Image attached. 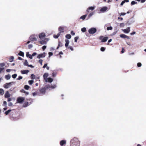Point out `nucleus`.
Here are the masks:
<instances>
[{
  "mask_svg": "<svg viewBox=\"0 0 146 146\" xmlns=\"http://www.w3.org/2000/svg\"><path fill=\"white\" fill-rule=\"evenodd\" d=\"M70 145V146H80V141L78 138L74 137L71 140Z\"/></svg>",
  "mask_w": 146,
  "mask_h": 146,
  "instance_id": "obj_1",
  "label": "nucleus"
},
{
  "mask_svg": "<svg viewBox=\"0 0 146 146\" xmlns=\"http://www.w3.org/2000/svg\"><path fill=\"white\" fill-rule=\"evenodd\" d=\"M15 82H12L8 83H6L4 84L3 86L4 88L5 89H8L12 85V84H14Z\"/></svg>",
  "mask_w": 146,
  "mask_h": 146,
  "instance_id": "obj_2",
  "label": "nucleus"
},
{
  "mask_svg": "<svg viewBox=\"0 0 146 146\" xmlns=\"http://www.w3.org/2000/svg\"><path fill=\"white\" fill-rule=\"evenodd\" d=\"M97 31V29L96 28H92L88 30V32L90 34H94Z\"/></svg>",
  "mask_w": 146,
  "mask_h": 146,
  "instance_id": "obj_3",
  "label": "nucleus"
},
{
  "mask_svg": "<svg viewBox=\"0 0 146 146\" xmlns=\"http://www.w3.org/2000/svg\"><path fill=\"white\" fill-rule=\"evenodd\" d=\"M46 88H43L40 90V94H38L39 96H42L44 95L45 93Z\"/></svg>",
  "mask_w": 146,
  "mask_h": 146,
  "instance_id": "obj_4",
  "label": "nucleus"
},
{
  "mask_svg": "<svg viewBox=\"0 0 146 146\" xmlns=\"http://www.w3.org/2000/svg\"><path fill=\"white\" fill-rule=\"evenodd\" d=\"M37 37V36L36 35H32L30 36L29 39L31 41H36L37 40L36 37Z\"/></svg>",
  "mask_w": 146,
  "mask_h": 146,
  "instance_id": "obj_5",
  "label": "nucleus"
},
{
  "mask_svg": "<svg viewBox=\"0 0 146 146\" xmlns=\"http://www.w3.org/2000/svg\"><path fill=\"white\" fill-rule=\"evenodd\" d=\"M25 100L24 98L22 97H19L17 99V101L19 103H21L23 102Z\"/></svg>",
  "mask_w": 146,
  "mask_h": 146,
  "instance_id": "obj_6",
  "label": "nucleus"
},
{
  "mask_svg": "<svg viewBox=\"0 0 146 146\" xmlns=\"http://www.w3.org/2000/svg\"><path fill=\"white\" fill-rule=\"evenodd\" d=\"M103 38V36H100L99 37L100 39H101V42H106L108 39V38L107 37H105Z\"/></svg>",
  "mask_w": 146,
  "mask_h": 146,
  "instance_id": "obj_7",
  "label": "nucleus"
},
{
  "mask_svg": "<svg viewBox=\"0 0 146 146\" xmlns=\"http://www.w3.org/2000/svg\"><path fill=\"white\" fill-rule=\"evenodd\" d=\"M46 36L45 33H41L39 35V38L41 39L44 38Z\"/></svg>",
  "mask_w": 146,
  "mask_h": 146,
  "instance_id": "obj_8",
  "label": "nucleus"
},
{
  "mask_svg": "<svg viewBox=\"0 0 146 146\" xmlns=\"http://www.w3.org/2000/svg\"><path fill=\"white\" fill-rule=\"evenodd\" d=\"M48 76V73H45L43 76L44 80L46 82H48L47 77Z\"/></svg>",
  "mask_w": 146,
  "mask_h": 146,
  "instance_id": "obj_9",
  "label": "nucleus"
},
{
  "mask_svg": "<svg viewBox=\"0 0 146 146\" xmlns=\"http://www.w3.org/2000/svg\"><path fill=\"white\" fill-rule=\"evenodd\" d=\"M122 30L124 33H128L130 31V27H128L126 29Z\"/></svg>",
  "mask_w": 146,
  "mask_h": 146,
  "instance_id": "obj_10",
  "label": "nucleus"
},
{
  "mask_svg": "<svg viewBox=\"0 0 146 146\" xmlns=\"http://www.w3.org/2000/svg\"><path fill=\"white\" fill-rule=\"evenodd\" d=\"M45 53L44 52L42 53L39 54L37 58H43L45 57Z\"/></svg>",
  "mask_w": 146,
  "mask_h": 146,
  "instance_id": "obj_11",
  "label": "nucleus"
},
{
  "mask_svg": "<svg viewBox=\"0 0 146 146\" xmlns=\"http://www.w3.org/2000/svg\"><path fill=\"white\" fill-rule=\"evenodd\" d=\"M11 96V94L9 93L8 91L6 92L4 96L6 98H9Z\"/></svg>",
  "mask_w": 146,
  "mask_h": 146,
  "instance_id": "obj_12",
  "label": "nucleus"
},
{
  "mask_svg": "<svg viewBox=\"0 0 146 146\" xmlns=\"http://www.w3.org/2000/svg\"><path fill=\"white\" fill-rule=\"evenodd\" d=\"M120 36L121 38H127L128 39H129L130 38L128 36L124 34H121L120 35Z\"/></svg>",
  "mask_w": 146,
  "mask_h": 146,
  "instance_id": "obj_13",
  "label": "nucleus"
},
{
  "mask_svg": "<svg viewBox=\"0 0 146 146\" xmlns=\"http://www.w3.org/2000/svg\"><path fill=\"white\" fill-rule=\"evenodd\" d=\"M95 8V6L89 7L88 8V9L86 10V12L88 13H89L90 12V10H91L92 11L94 10Z\"/></svg>",
  "mask_w": 146,
  "mask_h": 146,
  "instance_id": "obj_14",
  "label": "nucleus"
},
{
  "mask_svg": "<svg viewBox=\"0 0 146 146\" xmlns=\"http://www.w3.org/2000/svg\"><path fill=\"white\" fill-rule=\"evenodd\" d=\"M64 29V26L60 27L58 28V30L60 31V32L63 33L64 31L63 30Z\"/></svg>",
  "mask_w": 146,
  "mask_h": 146,
  "instance_id": "obj_15",
  "label": "nucleus"
},
{
  "mask_svg": "<svg viewBox=\"0 0 146 146\" xmlns=\"http://www.w3.org/2000/svg\"><path fill=\"white\" fill-rule=\"evenodd\" d=\"M107 9V7H102L100 10L101 12H105Z\"/></svg>",
  "mask_w": 146,
  "mask_h": 146,
  "instance_id": "obj_16",
  "label": "nucleus"
},
{
  "mask_svg": "<svg viewBox=\"0 0 146 146\" xmlns=\"http://www.w3.org/2000/svg\"><path fill=\"white\" fill-rule=\"evenodd\" d=\"M29 72V71L27 70H21V73L22 74H27Z\"/></svg>",
  "mask_w": 146,
  "mask_h": 146,
  "instance_id": "obj_17",
  "label": "nucleus"
},
{
  "mask_svg": "<svg viewBox=\"0 0 146 146\" xmlns=\"http://www.w3.org/2000/svg\"><path fill=\"white\" fill-rule=\"evenodd\" d=\"M11 77V76L10 74L6 75L5 77V78L7 80H9L10 79Z\"/></svg>",
  "mask_w": 146,
  "mask_h": 146,
  "instance_id": "obj_18",
  "label": "nucleus"
},
{
  "mask_svg": "<svg viewBox=\"0 0 146 146\" xmlns=\"http://www.w3.org/2000/svg\"><path fill=\"white\" fill-rule=\"evenodd\" d=\"M66 143V141L65 140H62L60 141V144L61 146H63L64 144Z\"/></svg>",
  "mask_w": 146,
  "mask_h": 146,
  "instance_id": "obj_19",
  "label": "nucleus"
},
{
  "mask_svg": "<svg viewBox=\"0 0 146 146\" xmlns=\"http://www.w3.org/2000/svg\"><path fill=\"white\" fill-rule=\"evenodd\" d=\"M66 42V43L65 44V46L66 47H67L69 44V41L67 39H66L65 40Z\"/></svg>",
  "mask_w": 146,
  "mask_h": 146,
  "instance_id": "obj_20",
  "label": "nucleus"
},
{
  "mask_svg": "<svg viewBox=\"0 0 146 146\" xmlns=\"http://www.w3.org/2000/svg\"><path fill=\"white\" fill-rule=\"evenodd\" d=\"M26 56L27 57H29V58L31 59H33V57H32V55L30 54L29 52H27L26 53Z\"/></svg>",
  "mask_w": 146,
  "mask_h": 146,
  "instance_id": "obj_21",
  "label": "nucleus"
},
{
  "mask_svg": "<svg viewBox=\"0 0 146 146\" xmlns=\"http://www.w3.org/2000/svg\"><path fill=\"white\" fill-rule=\"evenodd\" d=\"M4 94V90L2 89H0V94L1 95H2Z\"/></svg>",
  "mask_w": 146,
  "mask_h": 146,
  "instance_id": "obj_22",
  "label": "nucleus"
},
{
  "mask_svg": "<svg viewBox=\"0 0 146 146\" xmlns=\"http://www.w3.org/2000/svg\"><path fill=\"white\" fill-rule=\"evenodd\" d=\"M40 43L42 44H44L46 43V42L44 40H42L40 41Z\"/></svg>",
  "mask_w": 146,
  "mask_h": 146,
  "instance_id": "obj_23",
  "label": "nucleus"
},
{
  "mask_svg": "<svg viewBox=\"0 0 146 146\" xmlns=\"http://www.w3.org/2000/svg\"><path fill=\"white\" fill-rule=\"evenodd\" d=\"M87 14H86L81 16L80 17V19H82L83 20H84L87 16Z\"/></svg>",
  "mask_w": 146,
  "mask_h": 146,
  "instance_id": "obj_24",
  "label": "nucleus"
},
{
  "mask_svg": "<svg viewBox=\"0 0 146 146\" xmlns=\"http://www.w3.org/2000/svg\"><path fill=\"white\" fill-rule=\"evenodd\" d=\"M18 55L20 56H24V53L23 52L21 51H20L19 52L18 54Z\"/></svg>",
  "mask_w": 146,
  "mask_h": 146,
  "instance_id": "obj_25",
  "label": "nucleus"
},
{
  "mask_svg": "<svg viewBox=\"0 0 146 146\" xmlns=\"http://www.w3.org/2000/svg\"><path fill=\"white\" fill-rule=\"evenodd\" d=\"M66 37L68 39H70L71 37V36L70 34H67L66 35Z\"/></svg>",
  "mask_w": 146,
  "mask_h": 146,
  "instance_id": "obj_26",
  "label": "nucleus"
},
{
  "mask_svg": "<svg viewBox=\"0 0 146 146\" xmlns=\"http://www.w3.org/2000/svg\"><path fill=\"white\" fill-rule=\"evenodd\" d=\"M47 79L48 82H51L53 81V79L51 78H48Z\"/></svg>",
  "mask_w": 146,
  "mask_h": 146,
  "instance_id": "obj_27",
  "label": "nucleus"
},
{
  "mask_svg": "<svg viewBox=\"0 0 146 146\" xmlns=\"http://www.w3.org/2000/svg\"><path fill=\"white\" fill-rule=\"evenodd\" d=\"M14 58L13 56H11L9 59V61L10 62H12L13 61Z\"/></svg>",
  "mask_w": 146,
  "mask_h": 146,
  "instance_id": "obj_28",
  "label": "nucleus"
},
{
  "mask_svg": "<svg viewBox=\"0 0 146 146\" xmlns=\"http://www.w3.org/2000/svg\"><path fill=\"white\" fill-rule=\"evenodd\" d=\"M31 78L32 79H35V76L33 74H31Z\"/></svg>",
  "mask_w": 146,
  "mask_h": 146,
  "instance_id": "obj_29",
  "label": "nucleus"
},
{
  "mask_svg": "<svg viewBox=\"0 0 146 146\" xmlns=\"http://www.w3.org/2000/svg\"><path fill=\"white\" fill-rule=\"evenodd\" d=\"M23 107H26L28 106V102H26L23 105Z\"/></svg>",
  "mask_w": 146,
  "mask_h": 146,
  "instance_id": "obj_30",
  "label": "nucleus"
},
{
  "mask_svg": "<svg viewBox=\"0 0 146 146\" xmlns=\"http://www.w3.org/2000/svg\"><path fill=\"white\" fill-rule=\"evenodd\" d=\"M24 64L25 66H28V62L27 60H25L24 63Z\"/></svg>",
  "mask_w": 146,
  "mask_h": 146,
  "instance_id": "obj_31",
  "label": "nucleus"
},
{
  "mask_svg": "<svg viewBox=\"0 0 146 146\" xmlns=\"http://www.w3.org/2000/svg\"><path fill=\"white\" fill-rule=\"evenodd\" d=\"M11 110H9L5 112V113L6 115H7L11 111Z\"/></svg>",
  "mask_w": 146,
  "mask_h": 146,
  "instance_id": "obj_32",
  "label": "nucleus"
},
{
  "mask_svg": "<svg viewBox=\"0 0 146 146\" xmlns=\"http://www.w3.org/2000/svg\"><path fill=\"white\" fill-rule=\"evenodd\" d=\"M29 88V86L27 85H25L24 86V88L26 90H28Z\"/></svg>",
  "mask_w": 146,
  "mask_h": 146,
  "instance_id": "obj_33",
  "label": "nucleus"
},
{
  "mask_svg": "<svg viewBox=\"0 0 146 146\" xmlns=\"http://www.w3.org/2000/svg\"><path fill=\"white\" fill-rule=\"evenodd\" d=\"M81 30L83 32H85L86 31V29L85 27H84L82 28Z\"/></svg>",
  "mask_w": 146,
  "mask_h": 146,
  "instance_id": "obj_34",
  "label": "nucleus"
},
{
  "mask_svg": "<svg viewBox=\"0 0 146 146\" xmlns=\"http://www.w3.org/2000/svg\"><path fill=\"white\" fill-rule=\"evenodd\" d=\"M28 82L30 85H31L33 83L34 81L33 80H29Z\"/></svg>",
  "mask_w": 146,
  "mask_h": 146,
  "instance_id": "obj_35",
  "label": "nucleus"
},
{
  "mask_svg": "<svg viewBox=\"0 0 146 146\" xmlns=\"http://www.w3.org/2000/svg\"><path fill=\"white\" fill-rule=\"evenodd\" d=\"M17 75L16 74H15L13 75H12V78L14 79L15 78L17 77Z\"/></svg>",
  "mask_w": 146,
  "mask_h": 146,
  "instance_id": "obj_36",
  "label": "nucleus"
},
{
  "mask_svg": "<svg viewBox=\"0 0 146 146\" xmlns=\"http://www.w3.org/2000/svg\"><path fill=\"white\" fill-rule=\"evenodd\" d=\"M113 29V28L112 27L110 26L109 27H108L107 28V30L108 31L109 30H112Z\"/></svg>",
  "mask_w": 146,
  "mask_h": 146,
  "instance_id": "obj_37",
  "label": "nucleus"
},
{
  "mask_svg": "<svg viewBox=\"0 0 146 146\" xmlns=\"http://www.w3.org/2000/svg\"><path fill=\"white\" fill-rule=\"evenodd\" d=\"M124 26H125V24L124 23H121L120 24V25H119L120 27H123Z\"/></svg>",
  "mask_w": 146,
  "mask_h": 146,
  "instance_id": "obj_38",
  "label": "nucleus"
},
{
  "mask_svg": "<svg viewBox=\"0 0 146 146\" xmlns=\"http://www.w3.org/2000/svg\"><path fill=\"white\" fill-rule=\"evenodd\" d=\"M5 64L4 63H0V66L1 67H3L5 66Z\"/></svg>",
  "mask_w": 146,
  "mask_h": 146,
  "instance_id": "obj_39",
  "label": "nucleus"
},
{
  "mask_svg": "<svg viewBox=\"0 0 146 146\" xmlns=\"http://www.w3.org/2000/svg\"><path fill=\"white\" fill-rule=\"evenodd\" d=\"M23 78V77L21 76H19L18 78H17V80H19L22 79Z\"/></svg>",
  "mask_w": 146,
  "mask_h": 146,
  "instance_id": "obj_40",
  "label": "nucleus"
},
{
  "mask_svg": "<svg viewBox=\"0 0 146 146\" xmlns=\"http://www.w3.org/2000/svg\"><path fill=\"white\" fill-rule=\"evenodd\" d=\"M56 72H53L52 73V76L53 77H54L56 76Z\"/></svg>",
  "mask_w": 146,
  "mask_h": 146,
  "instance_id": "obj_41",
  "label": "nucleus"
},
{
  "mask_svg": "<svg viewBox=\"0 0 146 146\" xmlns=\"http://www.w3.org/2000/svg\"><path fill=\"white\" fill-rule=\"evenodd\" d=\"M94 13L93 12L90 13L88 15V17L89 18H90L91 16L93 15H94Z\"/></svg>",
  "mask_w": 146,
  "mask_h": 146,
  "instance_id": "obj_42",
  "label": "nucleus"
},
{
  "mask_svg": "<svg viewBox=\"0 0 146 146\" xmlns=\"http://www.w3.org/2000/svg\"><path fill=\"white\" fill-rule=\"evenodd\" d=\"M56 85H54L53 86H51L50 88L52 89H54L56 87Z\"/></svg>",
  "mask_w": 146,
  "mask_h": 146,
  "instance_id": "obj_43",
  "label": "nucleus"
},
{
  "mask_svg": "<svg viewBox=\"0 0 146 146\" xmlns=\"http://www.w3.org/2000/svg\"><path fill=\"white\" fill-rule=\"evenodd\" d=\"M137 3V2H135L134 1H132L131 3V5H134Z\"/></svg>",
  "mask_w": 146,
  "mask_h": 146,
  "instance_id": "obj_44",
  "label": "nucleus"
},
{
  "mask_svg": "<svg viewBox=\"0 0 146 146\" xmlns=\"http://www.w3.org/2000/svg\"><path fill=\"white\" fill-rule=\"evenodd\" d=\"M100 50L102 51H104L105 50V48L104 47H102Z\"/></svg>",
  "mask_w": 146,
  "mask_h": 146,
  "instance_id": "obj_45",
  "label": "nucleus"
},
{
  "mask_svg": "<svg viewBox=\"0 0 146 146\" xmlns=\"http://www.w3.org/2000/svg\"><path fill=\"white\" fill-rule=\"evenodd\" d=\"M137 66L138 67H140L141 66V63L139 62L137 64Z\"/></svg>",
  "mask_w": 146,
  "mask_h": 146,
  "instance_id": "obj_46",
  "label": "nucleus"
},
{
  "mask_svg": "<svg viewBox=\"0 0 146 146\" xmlns=\"http://www.w3.org/2000/svg\"><path fill=\"white\" fill-rule=\"evenodd\" d=\"M68 48H70L72 51H73L74 50L73 48L70 46H69L68 47Z\"/></svg>",
  "mask_w": 146,
  "mask_h": 146,
  "instance_id": "obj_47",
  "label": "nucleus"
},
{
  "mask_svg": "<svg viewBox=\"0 0 146 146\" xmlns=\"http://www.w3.org/2000/svg\"><path fill=\"white\" fill-rule=\"evenodd\" d=\"M42 61L43 60L42 59H40L39 60V62L40 63V64L41 65H42Z\"/></svg>",
  "mask_w": 146,
  "mask_h": 146,
  "instance_id": "obj_48",
  "label": "nucleus"
},
{
  "mask_svg": "<svg viewBox=\"0 0 146 146\" xmlns=\"http://www.w3.org/2000/svg\"><path fill=\"white\" fill-rule=\"evenodd\" d=\"M38 93L37 92H34L33 93V96H35L37 95Z\"/></svg>",
  "mask_w": 146,
  "mask_h": 146,
  "instance_id": "obj_49",
  "label": "nucleus"
},
{
  "mask_svg": "<svg viewBox=\"0 0 146 146\" xmlns=\"http://www.w3.org/2000/svg\"><path fill=\"white\" fill-rule=\"evenodd\" d=\"M78 37H76L74 38V41L76 42H77V40L78 39Z\"/></svg>",
  "mask_w": 146,
  "mask_h": 146,
  "instance_id": "obj_50",
  "label": "nucleus"
},
{
  "mask_svg": "<svg viewBox=\"0 0 146 146\" xmlns=\"http://www.w3.org/2000/svg\"><path fill=\"white\" fill-rule=\"evenodd\" d=\"M49 57H50L51 56H52L53 55V53L52 52H49L48 53Z\"/></svg>",
  "mask_w": 146,
  "mask_h": 146,
  "instance_id": "obj_51",
  "label": "nucleus"
},
{
  "mask_svg": "<svg viewBox=\"0 0 146 146\" xmlns=\"http://www.w3.org/2000/svg\"><path fill=\"white\" fill-rule=\"evenodd\" d=\"M7 104L6 101H4L3 104V106H6L7 105Z\"/></svg>",
  "mask_w": 146,
  "mask_h": 146,
  "instance_id": "obj_52",
  "label": "nucleus"
},
{
  "mask_svg": "<svg viewBox=\"0 0 146 146\" xmlns=\"http://www.w3.org/2000/svg\"><path fill=\"white\" fill-rule=\"evenodd\" d=\"M51 86L49 85H47L46 86V89H48L50 88Z\"/></svg>",
  "mask_w": 146,
  "mask_h": 146,
  "instance_id": "obj_53",
  "label": "nucleus"
},
{
  "mask_svg": "<svg viewBox=\"0 0 146 146\" xmlns=\"http://www.w3.org/2000/svg\"><path fill=\"white\" fill-rule=\"evenodd\" d=\"M4 68H0V73L4 70Z\"/></svg>",
  "mask_w": 146,
  "mask_h": 146,
  "instance_id": "obj_54",
  "label": "nucleus"
},
{
  "mask_svg": "<svg viewBox=\"0 0 146 146\" xmlns=\"http://www.w3.org/2000/svg\"><path fill=\"white\" fill-rule=\"evenodd\" d=\"M117 31H115V32H113L111 34V35L112 36H113L114 35H115V34H116V33H117Z\"/></svg>",
  "mask_w": 146,
  "mask_h": 146,
  "instance_id": "obj_55",
  "label": "nucleus"
},
{
  "mask_svg": "<svg viewBox=\"0 0 146 146\" xmlns=\"http://www.w3.org/2000/svg\"><path fill=\"white\" fill-rule=\"evenodd\" d=\"M58 46H59V47L60 46H62V44L60 42H58Z\"/></svg>",
  "mask_w": 146,
  "mask_h": 146,
  "instance_id": "obj_56",
  "label": "nucleus"
},
{
  "mask_svg": "<svg viewBox=\"0 0 146 146\" xmlns=\"http://www.w3.org/2000/svg\"><path fill=\"white\" fill-rule=\"evenodd\" d=\"M126 14V13H121L120 14V16H124Z\"/></svg>",
  "mask_w": 146,
  "mask_h": 146,
  "instance_id": "obj_57",
  "label": "nucleus"
},
{
  "mask_svg": "<svg viewBox=\"0 0 146 146\" xmlns=\"http://www.w3.org/2000/svg\"><path fill=\"white\" fill-rule=\"evenodd\" d=\"M53 37L55 38H57L58 37V36L57 35H54L53 36Z\"/></svg>",
  "mask_w": 146,
  "mask_h": 146,
  "instance_id": "obj_58",
  "label": "nucleus"
},
{
  "mask_svg": "<svg viewBox=\"0 0 146 146\" xmlns=\"http://www.w3.org/2000/svg\"><path fill=\"white\" fill-rule=\"evenodd\" d=\"M33 46L32 44H29L28 45V47L29 48H31L33 47Z\"/></svg>",
  "mask_w": 146,
  "mask_h": 146,
  "instance_id": "obj_59",
  "label": "nucleus"
},
{
  "mask_svg": "<svg viewBox=\"0 0 146 146\" xmlns=\"http://www.w3.org/2000/svg\"><path fill=\"white\" fill-rule=\"evenodd\" d=\"M46 46H44L42 47V49L43 50H44L46 48Z\"/></svg>",
  "mask_w": 146,
  "mask_h": 146,
  "instance_id": "obj_60",
  "label": "nucleus"
},
{
  "mask_svg": "<svg viewBox=\"0 0 146 146\" xmlns=\"http://www.w3.org/2000/svg\"><path fill=\"white\" fill-rule=\"evenodd\" d=\"M13 105V104L12 103L10 102L8 104V106H12Z\"/></svg>",
  "mask_w": 146,
  "mask_h": 146,
  "instance_id": "obj_61",
  "label": "nucleus"
},
{
  "mask_svg": "<svg viewBox=\"0 0 146 146\" xmlns=\"http://www.w3.org/2000/svg\"><path fill=\"white\" fill-rule=\"evenodd\" d=\"M47 66V64H44V66H43V68H45Z\"/></svg>",
  "mask_w": 146,
  "mask_h": 146,
  "instance_id": "obj_62",
  "label": "nucleus"
},
{
  "mask_svg": "<svg viewBox=\"0 0 146 146\" xmlns=\"http://www.w3.org/2000/svg\"><path fill=\"white\" fill-rule=\"evenodd\" d=\"M135 33H136L135 32H133L132 33H130V34L131 35H133L135 34Z\"/></svg>",
  "mask_w": 146,
  "mask_h": 146,
  "instance_id": "obj_63",
  "label": "nucleus"
},
{
  "mask_svg": "<svg viewBox=\"0 0 146 146\" xmlns=\"http://www.w3.org/2000/svg\"><path fill=\"white\" fill-rule=\"evenodd\" d=\"M36 54V52H34L32 55V57L33 56H35Z\"/></svg>",
  "mask_w": 146,
  "mask_h": 146,
  "instance_id": "obj_64",
  "label": "nucleus"
}]
</instances>
